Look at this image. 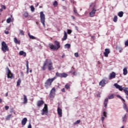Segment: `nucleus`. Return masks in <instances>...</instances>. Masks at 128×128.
<instances>
[{"instance_id": "f257e3e1", "label": "nucleus", "mask_w": 128, "mask_h": 128, "mask_svg": "<svg viewBox=\"0 0 128 128\" xmlns=\"http://www.w3.org/2000/svg\"><path fill=\"white\" fill-rule=\"evenodd\" d=\"M54 64L52 60L50 59H46L44 62V63L43 66L42 67V70H46V66H48V70H54Z\"/></svg>"}, {"instance_id": "f03ea898", "label": "nucleus", "mask_w": 128, "mask_h": 128, "mask_svg": "<svg viewBox=\"0 0 128 128\" xmlns=\"http://www.w3.org/2000/svg\"><path fill=\"white\" fill-rule=\"evenodd\" d=\"M54 45L52 43H50L48 45V46L52 50H58V48H60V42H58V40L54 41Z\"/></svg>"}, {"instance_id": "7ed1b4c3", "label": "nucleus", "mask_w": 128, "mask_h": 128, "mask_svg": "<svg viewBox=\"0 0 128 128\" xmlns=\"http://www.w3.org/2000/svg\"><path fill=\"white\" fill-rule=\"evenodd\" d=\"M54 78H48L46 80L44 84V86L46 88V90H48V88H50L52 86V82L54 80Z\"/></svg>"}, {"instance_id": "20e7f679", "label": "nucleus", "mask_w": 128, "mask_h": 128, "mask_svg": "<svg viewBox=\"0 0 128 128\" xmlns=\"http://www.w3.org/2000/svg\"><path fill=\"white\" fill-rule=\"evenodd\" d=\"M114 86H115V87L116 88H118V90H124V92L126 94V96H128V88H126L124 89H122V86H120V85H118V84L117 83H116L114 84Z\"/></svg>"}, {"instance_id": "39448f33", "label": "nucleus", "mask_w": 128, "mask_h": 128, "mask_svg": "<svg viewBox=\"0 0 128 128\" xmlns=\"http://www.w3.org/2000/svg\"><path fill=\"white\" fill-rule=\"evenodd\" d=\"M40 20L41 24H42L43 26L46 28V15L44 14L43 12H40Z\"/></svg>"}, {"instance_id": "423d86ee", "label": "nucleus", "mask_w": 128, "mask_h": 128, "mask_svg": "<svg viewBox=\"0 0 128 128\" xmlns=\"http://www.w3.org/2000/svg\"><path fill=\"white\" fill-rule=\"evenodd\" d=\"M6 72L7 74V78H11V80H12V78H14V74L12 73V71L10 70V68H8V66H7L6 68Z\"/></svg>"}, {"instance_id": "0eeeda50", "label": "nucleus", "mask_w": 128, "mask_h": 128, "mask_svg": "<svg viewBox=\"0 0 128 128\" xmlns=\"http://www.w3.org/2000/svg\"><path fill=\"white\" fill-rule=\"evenodd\" d=\"M2 50L4 52H8L9 50L8 46L6 43L4 42H2Z\"/></svg>"}, {"instance_id": "6e6552de", "label": "nucleus", "mask_w": 128, "mask_h": 128, "mask_svg": "<svg viewBox=\"0 0 128 128\" xmlns=\"http://www.w3.org/2000/svg\"><path fill=\"white\" fill-rule=\"evenodd\" d=\"M108 98H106L104 99V108H106V106H108V100H112L114 98V94H111L110 95H108Z\"/></svg>"}, {"instance_id": "1a4fd4ad", "label": "nucleus", "mask_w": 128, "mask_h": 128, "mask_svg": "<svg viewBox=\"0 0 128 128\" xmlns=\"http://www.w3.org/2000/svg\"><path fill=\"white\" fill-rule=\"evenodd\" d=\"M56 96V88L54 87L50 91L49 96L50 98H54Z\"/></svg>"}, {"instance_id": "9d476101", "label": "nucleus", "mask_w": 128, "mask_h": 128, "mask_svg": "<svg viewBox=\"0 0 128 128\" xmlns=\"http://www.w3.org/2000/svg\"><path fill=\"white\" fill-rule=\"evenodd\" d=\"M56 76L58 78H66L68 76V74L63 72V73H59L58 72H56Z\"/></svg>"}, {"instance_id": "9b49d317", "label": "nucleus", "mask_w": 128, "mask_h": 128, "mask_svg": "<svg viewBox=\"0 0 128 128\" xmlns=\"http://www.w3.org/2000/svg\"><path fill=\"white\" fill-rule=\"evenodd\" d=\"M96 10H92V11L89 13L90 18H94V16Z\"/></svg>"}, {"instance_id": "f8f14e48", "label": "nucleus", "mask_w": 128, "mask_h": 128, "mask_svg": "<svg viewBox=\"0 0 128 128\" xmlns=\"http://www.w3.org/2000/svg\"><path fill=\"white\" fill-rule=\"evenodd\" d=\"M116 78V72H112L109 76V80H112Z\"/></svg>"}, {"instance_id": "ddd939ff", "label": "nucleus", "mask_w": 128, "mask_h": 128, "mask_svg": "<svg viewBox=\"0 0 128 128\" xmlns=\"http://www.w3.org/2000/svg\"><path fill=\"white\" fill-rule=\"evenodd\" d=\"M110 50L109 48L105 49V51L104 52V56L108 58V54H110Z\"/></svg>"}, {"instance_id": "4468645a", "label": "nucleus", "mask_w": 128, "mask_h": 128, "mask_svg": "<svg viewBox=\"0 0 128 128\" xmlns=\"http://www.w3.org/2000/svg\"><path fill=\"white\" fill-rule=\"evenodd\" d=\"M105 80H102L99 83V86H104L106 84V82Z\"/></svg>"}, {"instance_id": "2eb2a0df", "label": "nucleus", "mask_w": 128, "mask_h": 128, "mask_svg": "<svg viewBox=\"0 0 128 128\" xmlns=\"http://www.w3.org/2000/svg\"><path fill=\"white\" fill-rule=\"evenodd\" d=\"M42 112H48V105L46 104H44V108L42 109Z\"/></svg>"}, {"instance_id": "dca6fc26", "label": "nucleus", "mask_w": 128, "mask_h": 128, "mask_svg": "<svg viewBox=\"0 0 128 128\" xmlns=\"http://www.w3.org/2000/svg\"><path fill=\"white\" fill-rule=\"evenodd\" d=\"M66 38H68V33L64 31V36L63 38H62V40H66Z\"/></svg>"}, {"instance_id": "f3484780", "label": "nucleus", "mask_w": 128, "mask_h": 128, "mask_svg": "<svg viewBox=\"0 0 128 128\" xmlns=\"http://www.w3.org/2000/svg\"><path fill=\"white\" fill-rule=\"evenodd\" d=\"M44 102L42 100H40L37 102L38 106H42V105L44 104Z\"/></svg>"}, {"instance_id": "a211bd4d", "label": "nucleus", "mask_w": 128, "mask_h": 128, "mask_svg": "<svg viewBox=\"0 0 128 128\" xmlns=\"http://www.w3.org/2000/svg\"><path fill=\"white\" fill-rule=\"evenodd\" d=\"M23 104H28V98L26 95H24Z\"/></svg>"}, {"instance_id": "6ab92c4d", "label": "nucleus", "mask_w": 128, "mask_h": 128, "mask_svg": "<svg viewBox=\"0 0 128 128\" xmlns=\"http://www.w3.org/2000/svg\"><path fill=\"white\" fill-rule=\"evenodd\" d=\"M28 122V119L26 118H24L22 119V126H26V122Z\"/></svg>"}, {"instance_id": "aec40b11", "label": "nucleus", "mask_w": 128, "mask_h": 128, "mask_svg": "<svg viewBox=\"0 0 128 128\" xmlns=\"http://www.w3.org/2000/svg\"><path fill=\"white\" fill-rule=\"evenodd\" d=\"M123 74L124 76H126V74H128V68L125 67L123 69Z\"/></svg>"}, {"instance_id": "412c9836", "label": "nucleus", "mask_w": 128, "mask_h": 128, "mask_svg": "<svg viewBox=\"0 0 128 128\" xmlns=\"http://www.w3.org/2000/svg\"><path fill=\"white\" fill-rule=\"evenodd\" d=\"M19 54L20 56H26V53L22 50L20 52Z\"/></svg>"}, {"instance_id": "4be33fe9", "label": "nucleus", "mask_w": 128, "mask_h": 128, "mask_svg": "<svg viewBox=\"0 0 128 128\" xmlns=\"http://www.w3.org/2000/svg\"><path fill=\"white\" fill-rule=\"evenodd\" d=\"M118 16H120V18H122L124 16V12L122 11H120L118 12Z\"/></svg>"}, {"instance_id": "5701e85b", "label": "nucleus", "mask_w": 128, "mask_h": 128, "mask_svg": "<svg viewBox=\"0 0 128 128\" xmlns=\"http://www.w3.org/2000/svg\"><path fill=\"white\" fill-rule=\"evenodd\" d=\"M14 42L15 44H20V40H18L16 38H14Z\"/></svg>"}, {"instance_id": "b1692460", "label": "nucleus", "mask_w": 128, "mask_h": 128, "mask_svg": "<svg viewBox=\"0 0 128 128\" xmlns=\"http://www.w3.org/2000/svg\"><path fill=\"white\" fill-rule=\"evenodd\" d=\"M26 74H28V70H28V60H27L26 62Z\"/></svg>"}, {"instance_id": "393cba45", "label": "nucleus", "mask_w": 128, "mask_h": 128, "mask_svg": "<svg viewBox=\"0 0 128 128\" xmlns=\"http://www.w3.org/2000/svg\"><path fill=\"white\" fill-rule=\"evenodd\" d=\"M64 48H70V44H66L64 46Z\"/></svg>"}, {"instance_id": "a878e982", "label": "nucleus", "mask_w": 128, "mask_h": 128, "mask_svg": "<svg viewBox=\"0 0 128 128\" xmlns=\"http://www.w3.org/2000/svg\"><path fill=\"white\" fill-rule=\"evenodd\" d=\"M28 36L30 38L31 40H36V37H34L33 36L30 35V32L28 33Z\"/></svg>"}, {"instance_id": "bb28decb", "label": "nucleus", "mask_w": 128, "mask_h": 128, "mask_svg": "<svg viewBox=\"0 0 128 128\" xmlns=\"http://www.w3.org/2000/svg\"><path fill=\"white\" fill-rule=\"evenodd\" d=\"M116 49L119 50V52H122V47H116Z\"/></svg>"}, {"instance_id": "cd10ccee", "label": "nucleus", "mask_w": 128, "mask_h": 128, "mask_svg": "<svg viewBox=\"0 0 128 128\" xmlns=\"http://www.w3.org/2000/svg\"><path fill=\"white\" fill-rule=\"evenodd\" d=\"M126 118H128V116H126V114L125 116L122 118V122H126Z\"/></svg>"}, {"instance_id": "c85d7f7f", "label": "nucleus", "mask_w": 128, "mask_h": 128, "mask_svg": "<svg viewBox=\"0 0 128 128\" xmlns=\"http://www.w3.org/2000/svg\"><path fill=\"white\" fill-rule=\"evenodd\" d=\"M124 108L126 110V112H128V108H126V103H124Z\"/></svg>"}, {"instance_id": "c756f323", "label": "nucleus", "mask_w": 128, "mask_h": 128, "mask_svg": "<svg viewBox=\"0 0 128 128\" xmlns=\"http://www.w3.org/2000/svg\"><path fill=\"white\" fill-rule=\"evenodd\" d=\"M65 88H66V90H68V88H70V84H66L65 85Z\"/></svg>"}, {"instance_id": "7c9ffc66", "label": "nucleus", "mask_w": 128, "mask_h": 128, "mask_svg": "<svg viewBox=\"0 0 128 128\" xmlns=\"http://www.w3.org/2000/svg\"><path fill=\"white\" fill-rule=\"evenodd\" d=\"M113 21L114 22H118V16H114Z\"/></svg>"}, {"instance_id": "2f4dec72", "label": "nucleus", "mask_w": 128, "mask_h": 128, "mask_svg": "<svg viewBox=\"0 0 128 128\" xmlns=\"http://www.w3.org/2000/svg\"><path fill=\"white\" fill-rule=\"evenodd\" d=\"M20 82H22V80L20 79H18L17 81V86H20Z\"/></svg>"}, {"instance_id": "473e14b6", "label": "nucleus", "mask_w": 128, "mask_h": 128, "mask_svg": "<svg viewBox=\"0 0 128 128\" xmlns=\"http://www.w3.org/2000/svg\"><path fill=\"white\" fill-rule=\"evenodd\" d=\"M19 32L20 34V36H24V30H19Z\"/></svg>"}, {"instance_id": "72a5a7b5", "label": "nucleus", "mask_w": 128, "mask_h": 128, "mask_svg": "<svg viewBox=\"0 0 128 128\" xmlns=\"http://www.w3.org/2000/svg\"><path fill=\"white\" fill-rule=\"evenodd\" d=\"M12 118V114H9L7 116V117L6 118V120H8L10 119V118Z\"/></svg>"}, {"instance_id": "f704fd0d", "label": "nucleus", "mask_w": 128, "mask_h": 128, "mask_svg": "<svg viewBox=\"0 0 128 128\" xmlns=\"http://www.w3.org/2000/svg\"><path fill=\"white\" fill-rule=\"evenodd\" d=\"M11 22H12V18H7L6 20L7 24H10V23Z\"/></svg>"}, {"instance_id": "c9c22d12", "label": "nucleus", "mask_w": 128, "mask_h": 128, "mask_svg": "<svg viewBox=\"0 0 128 128\" xmlns=\"http://www.w3.org/2000/svg\"><path fill=\"white\" fill-rule=\"evenodd\" d=\"M24 16V18H28V12H25L24 14H23Z\"/></svg>"}, {"instance_id": "e433bc0d", "label": "nucleus", "mask_w": 128, "mask_h": 128, "mask_svg": "<svg viewBox=\"0 0 128 128\" xmlns=\"http://www.w3.org/2000/svg\"><path fill=\"white\" fill-rule=\"evenodd\" d=\"M72 32V30H70V29L67 30V34H70Z\"/></svg>"}, {"instance_id": "4c0bfd02", "label": "nucleus", "mask_w": 128, "mask_h": 128, "mask_svg": "<svg viewBox=\"0 0 128 128\" xmlns=\"http://www.w3.org/2000/svg\"><path fill=\"white\" fill-rule=\"evenodd\" d=\"M53 6H58V2L55 0L53 2Z\"/></svg>"}, {"instance_id": "58836bf2", "label": "nucleus", "mask_w": 128, "mask_h": 128, "mask_svg": "<svg viewBox=\"0 0 128 128\" xmlns=\"http://www.w3.org/2000/svg\"><path fill=\"white\" fill-rule=\"evenodd\" d=\"M74 14H76V16H78V12H76V8L74 7Z\"/></svg>"}, {"instance_id": "ea45409f", "label": "nucleus", "mask_w": 128, "mask_h": 128, "mask_svg": "<svg viewBox=\"0 0 128 128\" xmlns=\"http://www.w3.org/2000/svg\"><path fill=\"white\" fill-rule=\"evenodd\" d=\"M30 8H31V12H34V6H30Z\"/></svg>"}, {"instance_id": "a19ab883", "label": "nucleus", "mask_w": 128, "mask_h": 128, "mask_svg": "<svg viewBox=\"0 0 128 128\" xmlns=\"http://www.w3.org/2000/svg\"><path fill=\"white\" fill-rule=\"evenodd\" d=\"M80 120H78L76 122H74V124H80Z\"/></svg>"}, {"instance_id": "79ce46f5", "label": "nucleus", "mask_w": 128, "mask_h": 128, "mask_svg": "<svg viewBox=\"0 0 128 128\" xmlns=\"http://www.w3.org/2000/svg\"><path fill=\"white\" fill-rule=\"evenodd\" d=\"M58 112H62V110L60 108V107H58V110H57Z\"/></svg>"}, {"instance_id": "37998d69", "label": "nucleus", "mask_w": 128, "mask_h": 128, "mask_svg": "<svg viewBox=\"0 0 128 128\" xmlns=\"http://www.w3.org/2000/svg\"><path fill=\"white\" fill-rule=\"evenodd\" d=\"M96 4H94L92 8V10H96Z\"/></svg>"}, {"instance_id": "c03bdc74", "label": "nucleus", "mask_w": 128, "mask_h": 128, "mask_svg": "<svg viewBox=\"0 0 128 128\" xmlns=\"http://www.w3.org/2000/svg\"><path fill=\"white\" fill-rule=\"evenodd\" d=\"M58 116H59L60 118H62V112H58Z\"/></svg>"}, {"instance_id": "a18cd8bd", "label": "nucleus", "mask_w": 128, "mask_h": 128, "mask_svg": "<svg viewBox=\"0 0 128 128\" xmlns=\"http://www.w3.org/2000/svg\"><path fill=\"white\" fill-rule=\"evenodd\" d=\"M126 46H128V40L125 41V44H124Z\"/></svg>"}, {"instance_id": "49530a36", "label": "nucleus", "mask_w": 128, "mask_h": 128, "mask_svg": "<svg viewBox=\"0 0 128 128\" xmlns=\"http://www.w3.org/2000/svg\"><path fill=\"white\" fill-rule=\"evenodd\" d=\"M74 56H76V58H78V52L74 53Z\"/></svg>"}, {"instance_id": "de8ad7c7", "label": "nucleus", "mask_w": 128, "mask_h": 128, "mask_svg": "<svg viewBox=\"0 0 128 128\" xmlns=\"http://www.w3.org/2000/svg\"><path fill=\"white\" fill-rule=\"evenodd\" d=\"M8 108H10V106H5V110H8Z\"/></svg>"}, {"instance_id": "09e8293b", "label": "nucleus", "mask_w": 128, "mask_h": 128, "mask_svg": "<svg viewBox=\"0 0 128 128\" xmlns=\"http://www.w3.org/2000/svg\"><path fill=\"white\" fill-rule=\"evenodd\" d=\"M1 8L2 9L3 8L4 10H6V6L4 5L1 6Z\"/></svg>"}, {"instance_id": "8fccbe9b", "label": "nucleus", "mask_w": 128, "mask_h": 128, "mask_svg": "<svg viewBox=\"0 0 128 128\" xmlns=\"http://www.w3.org/2000/svg\"><path fill=\"white\" fill-rule=\"evenodd\" d=\"M103 116H104V118H106V112H104Z\"/></svg>"}, {"instance_id": "3c124183", "label": "nucleus", "mask_w": 128, "mask_h": 128, "mask_svg": "<svg viewBox=\"0 0 128 128\" xmlns=\"http://www.w3.org/2000/svg\"><path fill=\"white\" fill-rule=\"evenodd\" d=\"M28 128H32V124H30V123L28 125Z\"/></svg>"}, {"instance_id": "603ef678", "label": "nucleus", "mask_w": 128, "mask_h": 128, "mask_svg": "<svg viewBox=\"0 0 128 128\" xmlns=\"http://www.w3.org/2000/svg\"><path fill=\"white\" fill-rule=\"evenodd\" d=\"M4 34H8V31H6V30H5L4 32Z\"/></svg>"}, {"instance_id": "864d4df0", "label": "nucleus", "mask_w": 128, "mask_h": 128, "mask_svg": "<svg viewBox=\"0 0 128 128\" xmlns=\"http://www.w3.org/2000/svg\"><path fill=\"white\" fill-rule=\"evenodd\" d=\"M75 28L76 30H77V32H78V28L76 26H75Z\"/></svg>"}, {"instance_id": "5fc2aeb1", "label": "nucleus", "mask_w": 128, "mask_h": 128, "mask_svg": "<svg viewBox=\"0 0 128 128\" xmlns=\"http://www.w3.org/2000/svg\"><path fill=\"white\" fill-rule=\"evenodd\" d=\"M20 75H21V76H24V72H20Z\"/></svg>"}, {"instance_id": "6e6d98bb", "label": "nucleus", "mask_w": 128, "mask_h": 128, "mask_svg": "<svg viewBox=\"0 0 128 128\" xmlns=\"http://www.w3.org/2000/svg\"><path fill=\"white\" fill-rule=\"evenodd\" d=\"M102 122H104V116L102 117Z\"/></svg>"}, {"instance_id": "4d7b16f0", "label": "nucleus", "mask_w": 128, "mask_h": 128, "mask_svg": "<svg viewBox=\"0 0 128 128\" xmlns=\"http://www.w3.org/2000/svg\"><path fill=\"white\" fill-rule=\"evenodd\" d=\"M62 92H65V90H64V88H63L62 90Z\"/></svg>"}, {"instance_id": "13d9d810", "label": "nucleus", "mask_w": 128, "mask_h": 128, "mask_svg": "<svg viewBox=\"0 0 128 128\" xmlns=\"http://www.w3.org/2000/svg\"><path fill=\"white\" fill-rule=\"evenodd\" d=\"M120 100H123V102H126V100H124V98H122V97L120 98Z\"/></svg>"}, {"instance_id": "bf43d9fd", "label": "nucleus", "mask_w": 128, "mask_h": 128, "mask_svg": "<svg viewBox=\"0 0 128 128\" xmlns=\"http://www.w3.org/2000/svg\"><path fill=\"white\" fill-rule=\"evenodd\" d=\"M120 100H123V102H126V100H124V98H122V97L120 98Z\"/></svg>"}, {"instance_id": "052dcab7", "label": "nucleus", "mask_w": 128, "mask_h": 128, "mask_svg": "<svg viewBox=\"0 0 128 128\" xmlns=\"http://www.w3.org/2000/svg\"><path fill=\"white\" fill-rule=\"evenodd\" d=\"M71 18H72V20H76V18L74 16H72Z\"/></svg>"}, {"instance_id": "680f3d73", "label": "nucleus", "mask_w": 128, "mask_h": 128, "mask_svg": "<svg viewBox=\"0 0 128 128\" xmlns=\"http://www.w3.org/2000/svg\"><path fill=\"white\" fill-rule=\"evenodd\" d=\"M72 74H74V76H76V72H73Z\"/></svg>"}, {"instance_id": "e2e57ef3", "label": "nucleus", "mask_w": 128, "mask_h": 128, "mask_svg": "<svg viewBox=\"0 0 128 128\" xmlns=\"http://www.w3.org/2000/svg\"><path fill=\"white\" fill-rule=\"evenodd\" d=\"M65 56L66 55L64 54H63L62 55V58H64Z\"/></svg>"}, {"instance_id": "0e129e2a", "label": "nucleus", "mask_w": 128, "mask_h": 128, "mask_svg": "<svg viewBox=\"0 0 128 128\" xmlns=\"http://www.w3.org/2000/svg\"><path fill=\"white\" fill-rule=\"evenodd\" d=\"M117 96H118V98H120V99L121 98H122L121 96H120V95H118Z\"/></svg>"}, {"instance_id": "69168bd1", "label": "nucleus", "mask_w": 128, "mask_h": 128, "mask_svg": "<svg viewBox=\"0 0 128 128\" xmlns=\"http://www.w3.org/2000/svg\"><path fill=\"white\" fill-rule=\"evenodd\" d=\"M91 38L92 40H94V36H91Z\"/></svg>"}, {"instance_id": "338daca9", "label": "nucleus", "mask_w": 128, "mask_h": 128, "mask_svg": "<svg viewBox=\"0 0 128 128\" xmlns=\"http://www.w3.org/2000/svg\"><path fill=\"white\" fill-rule=\"evenodd\" d=\"M44 114H48V113L42 112V116H44Z\"/></svg>"}, {"instance_id": "774afa93", "label": "nucleus", "mask_w": 128, "mask_h": 128, "mask_svg": "<svg viewBox=\"0 0 128 128\" xmlns=\"http://www.w3.org/2000/svg\"><path fill=\"white\" fill-rule=\"evenodd\" d=\"M4 10H2V8L0 9V12H2Z\"/></svg>"}]
</instances>
